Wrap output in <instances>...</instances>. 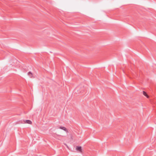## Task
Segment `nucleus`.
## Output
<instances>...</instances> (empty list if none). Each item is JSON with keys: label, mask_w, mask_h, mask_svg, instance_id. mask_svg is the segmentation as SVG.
<instances>
[{"label": "nucleus", "mask_w": 156, "mask_h": 156, "mask_svg": "<svg viewBox=\"0 0 156 156\" xmlns=\"http://www.w3.org/2000/svg\"><path fill=\"white\" fill-rule=\"evenodd\" d=\"M25 122V123H27L30 124H31L32 123V122L30 120H26Z\"/></svg>", "instance_id": "4"}, {"label": "nucleus", "mask_w": 156, "mask_h": 156, "mask_svg": "<svg viewBox=\"0 0 156 156\" xmlns=\"http://www.w3.org/2000/svg\"><path fill=\"white\" fill-rule=\"evenodd\" d=\"M60 129H62L65 131L66 132H68V130L65 127L63 126H60L59 128Z\"/></svg>", "instance_id": "3"}, {"label": "nucleus", "mask_w": 156, "mask_h": 156, "mask_svg": "<svg viewBox=\"0 0 156 156\" xmlns=\"http://www.w3.org/2000/svg\"><path fill=\"white\" fill-rule=\"evenodd\" d=\"M28 75L30 76V77H31L32 76V73L30 72H29L28 73Z\"/></svg>", "instance_id": "6"}, {"label": "nucleus", "mask_w": 156, "mask_h": 156, "mask_svg": "<svg viewBox=\"0 0 156 156\" xmlns=\"http://www.w3.org/2000/svg\"><path fill=\"white\" fill-rule=\"evenodd\" d=\"M76 149L80 152H81L82 151V148L81 146H76Z\"/></svg>", "instance_id": "2"}, {"label": "nucleus", "mask_w": 156, "mask_h": 156, "mask_svg": "<svg viewBox=\"0 0 156 156\" xmlns=\"http://www.w3.org/2000/svg\"><path fill=\"white\" fill-rule=\"evenodd\" d=\"M74 92L76 94H79L80 93H81L83 92H82V91H80V90H79V91L78 88H76L74 90Z\"/></svg>", "instance_id": "1"}, {"label": "nucleus", "mask_w": 156, "mask_h": 156, "mask_svg": "<svg viewBox=\"0 0 156 156\" xmlns=\"http://www.w3.org/2000/svg\"><path fill=\"white\" fill-rule=\"evenodd\" d=\"M143 94L147 98H149V96L147 94L146 92H145L144 91H143Z\"/></svg>", "instance_id": "5"}]
</instances>
